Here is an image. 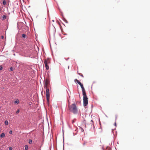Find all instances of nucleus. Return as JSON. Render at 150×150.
<instances>
[{
    "instance_id": "24",
    "label": "nucleus",
    "mask_w": 150,
    "mask_h": 150,
    "mask_svg": "<svg viewBox=\"0 0 150 150\" xmlns=\"http://www.w3.org/2000/svg\"><path fill=\"white\" fill-rule=\"evenodd\" d=\"M85 144V143H84L83 144V145H84Z\"/></svg>"
},
{
    "instance_id": "9",
    "label": "nucleus",
    "mask_w": 150,
    "mask_h": 150,
    "mask_svg": "<svg viewBox=\"0 0 150 150\" xmlns=\"http://www.w3.org/2000/svg\"><path fill=\"white\" fill-rule=\"evenodd\" d=\"M6 125H8V121L7 120H6L5 121V123H4Z\"/></svg>"
},
{
    "instance_id": "14",
    "label": "nucleus",
    "mask_w": 150,
    "mask_h": 150,
    "mask_svg": "<svg viewBox=\"0 0 150 150\" xmlns=\"http://www.w3.org/2000/svg\"><path fill=\"white\" fill-rule=\"evenodd\" d=\"M29 143L30 144H32V141L31 139H29Z\"/></svg>"
},
{
    "instance_id": "28",
    "label": "nucleus",
    "mask_w": 150,
    "mask_h": 150,
    "mask_svg": "<svg viewBox=\"0 0 150 150\" xmlns=\"http://www.w3.org/2000/svg\"><path fill=\"white\" fill-rule=\"evenodd\" d=\"M82 76L83 77V75H82Z\"/></svg>"
},
{
    "instance_id": "13",
    "label": "nucleus",
    "mask_w": 150,
    "mask_h": 150,
    "mask_svg": "<svg viewBox=\"0 0 150 150\" xmlns=\"http://www.w3.org/2000/svg\"><path fill=\"white\" fill-rule=\"evenodd\" d=\"M22 36L23 38H25L26 37V35L24 34H23Z\"/></svg>"
},
{
    "instance_id": "15",
    "label": "nucleus",
    "mask_w": 150,
    "mask_h": 150,
    "mask_svg": "<svg viewBox=\"0 0 150 150\" xmlns=\"http://www.w3.org/2000/svg\"><path fill=\"white\" fill-rule=\"evenodd\" d=\"M14 103H16L17 104H18L19 103V101L18 100H15V101H14Z\"/></svg>"
},
{
    "instance_id": "11",
    "label": "nucleus",
    "mask_w": 150,
    "mask_h": 150,
    "mask_svg": "<svg viewBox=\"0 0 150 150\" xmlns=\"http://www.w3.org/2000/svg\"><path fill=\"white\" fill-rule=\"evenodd\" d=\"M3 4L4 5H5L6 4V1L5 0H4L3 2Z\"/></svg>"
},
{
    "instance_id": "27",
    "label": "nucleus",
    "mask_w": 150,
    "mask_h": 150,
    "mask_svg": "<svg viewBox=\"0 0 150 150\" xmlns=\"http://www.w3.org/2000/svg\"><path fill=\"white\" fill-rule=\"evenodd\" d=\"M91 122H93V121L92 120H91Z\"/></svg>"
},
{
    "instance_id": "4",
    "label": "nucleus",
    "mask_w": 150,
    "mask_h": 150,
    "mask_svg": "<svg viewBox=\"0 0 150 150\" xmlns=\"http://www.w3.org/2000/svg\"><path fill=\"white\" fill-rule=\"evenodd\" d=\"M50 59L49 58H48L47 59H45L44 60V62L45 64H48V63H50Z\"/></svg>"
},
{
    "instance_id": "3",
    "label": "nucleus",
    "mask_w": 150,
    "mask_h": 150,
    "mask_svg": "<svg viewBox=\"0 0 150 150\" xmlns=\"http://www.w3.org/2000/svg\"><path fill=\"white\" fill-rule=\"evenodd\" d=\"M44 88H46V96L47 98V100L48 102H49L50 97V94L49 93V88H47V86H45L44 87Z\"/></svg>"
},
{
    "instance_id": "22",
    "label": "nucleus",
    "mask_w": 150,
    "mask_h": 150,
    "mask_svg": "<svg viewBox=\"0 0 150 150\" xmlns=\"http://www.w3.org/2000/svg\"><path fill=\"white\" fill-rule=\"evenodd\" d=\"M115 126H116V122H115Z\"/></svg>"
},
{
    "instance_id": "6",
    "label": "nucleus",
    "mask_w": 150,
    "mask_h": 150,
    "mask_svg": "<svg viewBox=\"0 0 150 150\" xmlns=\"http://www.w3.org/2000/svg\"><path fill=\"white\" fill-rule=\"evenodd\" d=\"M74 81L75 82H77L78 83L79 85L80 86H81V85H82L83 84L77 79H75Z\"/></svg>"
},
{
    "instance_id": "7",
    "label": "nucleus",
    "mask_w": 150,
    "mask_h": 150,
    "mask_svg": "<svg viewBox=\"0 0 150 150\" xmlns=\"http://www.w3.org/2000/svg\"><path fill=\"white\" fill-rule=\"evenodd\" d=\"M5 136V134L4 133H3L1 134V135H0V137H1L3 138Z\"/></svg>"
},
{
    "instance_id": "29",
    "label": "nucleus",
    "mask_w": 150,
    "mask_h": 150,
    "mask_svg": "<svg viewBox=\"0 0 150 150\" xmlns=\"http://www.w3.org/2000/svg\"><path fill=\"white\" fill-rule=\"evenodd\" d=\"M1 8H0V11H1Z\"/></svg>"
},
{
    "instance_id": "8",
    "label": "nucleus",
    "mask_w": 150,
    "mask_h": 150,
    "mask_svg": "<svg viewBox=\"0 0 150 150\" xmlns=\"http://www.w3.org/2000/svg\"><path fill=\"white\" fill-rule=\"evenodd\" d=\"M45 67L46 68V69L47 70H48L49 69V67L48 65V64H45Z\"/></svg>"
},
{
    "instance_id": "19",
    "label": "nucleus",
    "mask_w": 150,
    "mask_h": 150,
    "mask_svg": "<svg viewBox=\"0 0 150 150\" xmlns=\"http://www.w3.org/2000/svg\"><path fill=\"white\" fill-rule=\"evenodd\" d=\"M9 133L10 134H11L12 133V130H10L9 131Z\"/></svg>"
},
{
    "instance_id": "18",
    "label": "nucleus",
    "mask_w": 150,
    "mask_h": 150,
    "mask_svg": "<svg viewBox=\"0 0 150 150\" xmlns=\"http://www.w3.org/2000/svg\"><path fill=\"white\" fill-rule=\"evenodd\" d=\"M19 112H20L19 110H17V111H16V113H18Z\"/></svg>"
},
{
    "instance_id": "2",
    "label": "nucleus",
    "mask_w": 150,
    "mask_h": 150,
    "mask_svg": "<svg viewBox=\"0 0 150 150\" xmlns=\"http://www.w3.org/2000/svg\"><path fill=\"white\" fill-rule=\"evenodd\" d=\"M68 108L71 112L74 114H76L77 112L78 109L75 103H73L70 106H69Z\"/></svg>"
},
{
    "instance_id": "10",
    "label": "nucleus",
    "mask_w": 150,
    "mask_h": 150,
    "mask_svg": "<svg viewBox=\"0 0 150 150\" xmlns=\"http://www.w3.org/2000/svg\"><path fill=\"white\" fill-rule=\"evenodd\" d=\"M25 150H28V146L27 145H25Z\"/></svg>"
},
{
    "instance_id": "20",
    "label": "nucleus",
    "mask_w": 150,
    "mask_h": 150,
    "mask_svg": "<svg viewBox=\"0 0 150 150\" xmlns=\"http://www.w3.org/2000/svg\"><path fill=\"white\" fill-rule=\"evenodd\" d=\"M9 150H12V148L11 147H9Z\"/></svg>"
},
{
    "instance_id": "12",
    "label": "nucleus",
    "mask_w": 150,
    "mask_h": 150,
    "mask_svg": "<svg viewBox=\"0 0 150 150\" xmlns=\"http://www.w3.org/2000/svg\"><path fill=\"white\" fill-rule=\"evenodd\" d=\"M6 18V16L5 15H3L2 16V19L5 20Z\"/></svg>"
},
{
    "instance_id": "5",
    "label": "nucleus",
    "mask_w": 150,
    "mask_h": 150,
    "mask_svg": "<svg viewBox=\"0 0 150 150\" xmlns=\"http://www.w3.org/2000/svg\"><path fill=\"white\" fill-rule=\"evenodd\" d=\"M49 80L47 79H46L45 80V84L44 85V86H46L47 87V86L49 84Z\"/></svg>"
},
{
    "instance_id": "16",
    "label": "nucleus",
    "mask_w": 150,
    "mask_h": 150,
    "mask_svg": "<svg viewBox=\"0 0 150 150\" xmlns=\"http://www.w3.org/2000/svg\"><path fill=\"white\" fill-rule=\"evenodd\" d=\"M3 69V67L2 66H0V70H1Z\"/></svg>"
},
{
    "instance_id": "26",
    "label": "nucleus",
    "mask_w": 150,
    "mask_h": 150,
    "mask_svg": "<svg viewBox=\"0 0 150 150\" xmlns=\"http://www.w3.org/2000/svg\"><path fill=\"white\" fill-rule=\"evenodd\" d=\"M68 69H69V66L68 67Z\"/></svg>"
},
{
    "instance_id": "25",
    "label": "nucleus",
    "mask_w": 150,
    "mask_h": 150,
    "mask_svg": "<svg viewBox=\"0 0 150 150\" xmlns=\"http://www.w3.org/2000/svg\"><path fill=\"white\" fill-rule=\"evenodd\" d=\"M72 121H73V122H74V120H73Z\"/></svg>"
},
{
    "instance_id": "1",
    "label": "nucleus",
    "mask_w": 150,
    "mask_h": 150,
    "mask_svg": "<svg viewBox=\"0 0 150 150\" xmlns=\"http://www.w3.org/2000/svg\"><path fill=\"white\" fill-rule=\"evenodd\" d=\"M82 88V94L83 96V105L85 107L86 106L88 103V98L87 97L85 89L83 87V85L81 86Z\"/></svg>"
},
{
    "instance_id": "23",
    "label": "nucleus",
    "mask_w": 150,
    "mask_h": 150,
    "mask_svg": "<svg viewBox=\"0 0 150 150\" xmlns=\"http://www.w3.org/2000/svg\"><path fill=\"white\" fill-rule=\"evenodd\" d=\"M117 118V116L116 115V119Z\"/></svg>"
},
{
    "instance_id": "17",
    "label": "nucleus",
    "mask_w": 150,
    "mask_h": 150,
    "mask_svg": "<svg viewBox=\"0 0 150 150\" xmlns=\"http://www.w3.org/2000/svg\"><path fill=\"white\" fill-rule=\"evenodd\" d=\"M10 70L11 71H13V67H11L10 68Z\"/></svg>"
},
{
    "instance_id": "21",
    "label": "nucleus",
    "mask_w": 150,
    "mask_h": 150,
    "mask_svg": "<svg viewBox=\"0 0 150 150\" xmlns=\"http://www.w3.org/2000/svg\"><path fill=\"white\" fill-rule=\"evenodd\" d=\"M2 39H3L4 38V36H1Z\"/></svg>"
}]
</instances>
